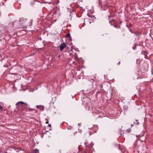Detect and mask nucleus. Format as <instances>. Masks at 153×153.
I'll list each match as a JSON object with an SVG mask.
<instances>
[{
    "mask_svg": "<svg viewBox=\"0 0 153 153\" xmlns=\"http://www.w3.org/2000/svg\"><path fill=\"white\" fill-rule=\"evenodd\" d=\"M16 106L19 105V107H25L27 105V103L22 101L18 102L16 104Z\"/></svg>",
    "mask_w": 153,
    "mask_h": 153,
    "instance_id": "obj_1",
    "label": "nucleus"
},
{
    "mask_svg": "<svg viewBox=\"0 0 153 153\" xmlns=\"http://www.w3.org/2000/svg\"><path fill=\"white\" fill-rule=\"evenodd\" d=\"M66 45L65 43H61L60 46V49L61 51H62L64 48L66 47Z\"/></svg>",
    "mask_w": 153,
    "mask_h": 153,
    "instance_id": "obj_2",
    "label": "nucleus"
},
{
    "mask_svg": "<svg viewBox=\"0 0 153 153\" xmlns=\"http://www.w3.org/2000/svg\"><path fill=\"white\" fill-rule=\"evenodd\" d=\"M19 22L22 24L25 23L27 22L26 19L22 18L20 19Z\"/></svg>",
    "mask_w": 153,
    "mask_h": 153,
    "instance_id": "obj_3",
    "label": "nucleus"
},
{
    "mask_svg": "<svg viewBox=\"0 0 153 153\" xmlns=\"http://www.w3.org/2000/svg\"><path fill=\"white\" fill-rule=\"evenodd\" d=\"M36 107L38 109H39L41 110H43L44 109V107L42 105H38L36 106Z\"/></svg>",
    "mask_w": 153,
    "mask_h": 153,
    "instance_id": "obj_4",
    "label": "nucleus"
},
{
    "mask_svg": "<svg viewBox=\"0 0 153 153\" xmlns=\"http://www.w3.org/2000/svg\"><path fill=\"white\" fill-rule=\"evenodd\" d=\"M39 150L36 149L33 151L32 153H39Z\"/></svg>",
    "mask_w": 153,
    "mask_h": 153,
    "instance_id": "obj_5",
    "label": "nucleus"
},
{
    "mask_svg": "<svg viewBox=\"0 0 153 153\" xmlns=\"http://www.w3.org/2000/svg\"><path fill=\"white\" fill-rule=\"evenodd\" d=\"M72 128V127L71 126H70L68 127L67 129L68 130H71Z\"/></svg>",
    "mask_w": 153,
    "mask_h": 153,
    "instance_id": "obj_6",
    "label": "nucleus"
},
{
    "mask_svg": "<svg viewBox=\"0 0 153 153\" xmlns=\"http://www.w3.org/2000/svg\"><path fill=\"white\" fill-rule=\"evenodd\" d=\"M70 36V33H68L66 35V36L67 37H69Z\"/></svg>",
    "mask_w": 153,
    "mask_h": 153,
    "instance_id": "obj_7",
    "label": "nucleus"
},
{
    "mask_svg": "<svg viewBox=\"0 0 153 153\" xmlns=\"http://www.w3.org/2000/svg\"><path fill=\"white\" fill-rule=\"evenodd\" d=\"M133 49L134 50H135L136 49V47L135 45L133 47Z\"/></svg>",
    "mask_w": 153,
    "mask_h": 153,
    "instance_id": "obj_8",
    "label": "nucleus"
},
{
    "mask_svg": "<svg viewBox=\"0 0 153 153\" xmlns=\"http://www.w3.org/2000/svg\"><path fill=\"white\" fill-rule=\"evenodd\" d=\"M90 146H93V145H94V143H92V142H91V143L90 144Z\"/></svg>",
    "mask_w": 153,
    "mask_h": 153,
    "instance_id": "obj_9",
    "label": "nucleus"
},
{
    "mask_svg": "<svg viewBox=\"0 0 153 153\" xmlns=\"http://www.w3.org/2000/svg\"><path fill=\"white\" fill-rule=\"evenodd\" d=\"M2 108V107L0 105V110H1Z\"/></svg>",
    "mask_w": 153,
    "mask_h": 153,
    "instance_id": "obj_10",
    "label": "nucleus"
},
{
    "mask_svg": "<svg viewBox=\"0 0 153 153\" xmlns=\"http://www.w3.org/2000/svg\"><path fill=\"white\" fill-rule=\"evenodd\" d=\"M118 149H119L120 148V144L118 145Z\"/></svg>",
    "mask_w": 153,
    "mask_h": 153,
    "instance_id": "obj_11",
    "label": "nucleus"
},
{
    "mask_svg": "<svg viewBox=\"0 0 153 153\" xmlns=\"http://www.w3.org/2000/svg\"><path fill=\"white\" fill-rule=\"evenodd\" d=\"M48 126L49 127H51V125L50 124H49L48 125Z\"/></svg>",
    "mask_w": 153,
    "mask_h": 153,
    "instance_id": "obj_12",
    "label": "nucleus"
},
{
    "mask_svg": "<svg viewBox=\"0 0 153 153\" xmlns=\"http://www.w3.org/2000/svg\"><path fill=\"white\" fill-rule=\"evenodd\" d=\"M136 121H137V123H136V124L138 125L139 124V122L137 121V120H136Z\"/></svg>",
    "mask_w": 153,
    "mask_h": 153,
    "instance_id": "obj_13",
    "label": "nucleus"
},
{
    "mask_svg": "<svg viewBox=\"0 0 153 153\" xmlns=\"http://www.w3.org/2000/svg\"><path fill=\"white\" fill-rule=\"evenodd\" d=\"M127 131L128 132H130V129H127Z\"/></svg>",
    "mask_w": 153,
    "mask_h": 153,
    "instance_id": "obj_14",
    "label": "nucleus"
},
{
    "mask_svg": "<svg viewBox=\"0 0 153 153\" xmlns=\"http://www.w3.org/2000/svg\"><path fill=\"white\" fill-rule=\"evenodd\" d=\"M48 121H47V122H46V124H48Z\"/></svg>",
    "mask_w": 153,
    "mask_h": 153,
    "instance_id": "obj_15",
    "label": "nucleus"
},
{
    "mask_svg": "<svg viewBox=\"0 0 153 153\" xmlns=\"http://www.w3.org/2000/svg\"><path fill=\"white\" fill-rule=\"evenodd\" d=\"M4 67H5V65H4ZM5 67H8V66L7 65L5 66Z\"/></svg>",
    "mask_w": 153,
    "mask_h": 153,
    "instance_id": "obj_16",
    "label": "nucleus"
},
{
    "mask_svg": "<svg viewBox=\"0 0 153 153\" xmlns=\"http://www.w3.org/2000/svg\"><path fill=\"white\" fill-rule=\"evenodd\" d=\"M84 25H85V24H83V25H82V26L83 27H84Z\"/></svg>",
    "mask_w": 153,
    "mask_h": 153,
    "instance_id": "obj_17",
    "label": "nucleus"
},
{
    "mask_svg": "<svg viewBox=\"0 0 153 153\" xmlns=\"http://www.w3.org/2000/svg\"><path fill=\"white\" fill-rule=\"evenodd\" d=\"M133 126V125H131V126Z\"/></svg>",
    "mask_w": 153,
    "mask_h": 153,
    "instance_id": "obj_18",
    "label": "nucleus"
}]
</instances>
